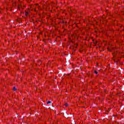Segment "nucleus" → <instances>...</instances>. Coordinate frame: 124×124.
<instances>
[{"instance_id": "2", "label": "nucleus", "mask_w": 124, "mask_h": 124, "mask_svg": "<svg viewBox=\"0 0 124 124\" xmlns=\"http://www.w3.org/2000/svg\"><path fill=\"white\" fill-rule=\"evenodd\" d=\"M13 90H14V91H17V89H16V88L15 87H14Z\"/></svg>"}, {"instance_id": "1", "label": "nucleus", "mask_w": 124, "mask_h": 124, "mask_svg": "<svg viewBox=\"0 0 124 124\" xmlns=\"http://www.w3.org/2000/svg\"><path fill=\"white\" fill-rule=\"evenodd\" d=\"M47 104H50V103H52V102L51 101H48V102H47Z\"/></svg>"}, {"instance_id": "5", "label": "nucleus", "mask_w": 124, "mask_h": 124, "mask_svg": "<svg viewBox=\"0 0 124 124\" xmlns=\"http://www.w3.org/2000/svg\"><path fill=\"white\" fill-rule=\"evenodd\" d=\"M25 15H26V16H28V12H26L25 13Z\"/></svg>"}, {"instance_id": "4", "label": "nucleus", "mask_w": 124, "mask_h": 124, "mask_svg": "<svg viewBox=\"0 0 124 124\" xmlns=\"http://www.w3.org/2000/svg\"><path fill=\"white\" fill-rule=\"evenodd\" d=\"M94 73H95V74L97 75L98 72H97V71H94Z\"/></svg>"}, {"instance_id": "3", "label": "nucleus", "mask_w": 124, "mask_h": 124, "mask_svg": "<svg viewBox=\"0 0 124 124\" xmlns=\"http://www.w3.org/2000/svg\"><path fill=\"white\" fill-rule=\"evenodd\" d=\"M65 106H66V107H67V106H68V104L65 103Z\"/></svg>"}]
</instances>
